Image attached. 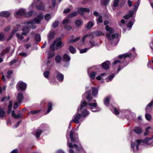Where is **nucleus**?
<instances>
[{
  "label": "nucleus",
  "instance_id": "obj_1",
  "mask_svg": "<svg viewBox=\"0 0 153 153\" xmlns=\"http://www.w3.org/2000/svg\"><path fill=\"white\" fill-rule=\"evenodd\" d=\"M86 95H87L86 98L89 101L88 103L87 104L85 101L81 102V108L82 109L83 107H87L90 109L93 112L100 111L101 108H100L97 107L96 101V100L93 99V98L90 94L86 92L82 95V96L84 97Z\"/></svg>",
  "mask_w": 153,
  "mask_h": 153
},
{
  "label": "nucleus",
  "instance_id": "obj_2",
  "mask_svg": "<svg viewBox=\"0 0 153 153\" xmlns=\"http://www.w3.org/2000/svg\"><path fill=\"white\" fill-rule=\"evenodd\" d=\"M141 141L146 145H150L151 146H153V134L151 138L146 137L143 140H137L134 143L131 142V147L133 149L134 153L139 150V146Z\"/></svg>",
  "mask_w": 153,
  "mask_h": 153
},
{
  "label": "nucleus",
  "instance_id": "obj_3",
  "mask_svg": "<svg viewBox=\"0 0 153 153\" xmlns=\"http://www.w3.org/2000/svg\"><path fill=\"white\" fill-rule=\"evenodd\" d=\"M63 45L60 40L57 39L50 46V50L49 52L48 59H50L54 56V50L60 48Z\"/></svg>",
  "mask_w": 153,
  "mask_h": 153
},
{
  "label": "nucleus",
  "instance_id": "obj_4",
  "mask_svg": "<svg viewBox=\"0 0 153 153\" xmlns=\"http://www.w3.org/2000/svg\"><path fill=\"white\" fill-rule=\"evenodd\" d=\"M43 14L41 13L36 17L34 18L33 20L28 21L26 23L28 24H30L31 28L33 29H34L36 27V25L34 24L36 23H39L43 19Z\"/></svg>",
  "mask_w": 153,
  "mask_h": 153
},
{
  "label": "nucleus",
  "instance_id": "obj_5",
  "mask_svg": "<svg viewBox=\"0 0 153 153\" xmlns=\"http://www.w3.org/2000/svg\"><path fill=\"white\" fill-rule=\"evenodd\" d=\"M106 36L108 39L110 41L111 44L113 45H116L118 42V35L117 33L112 34L111 36V34L107 33Z\"/></svg>",
  "mask_w": 153,
  "mask_h": 153
},
{
  "label": "nucleus",
  "instance_id": "obj_6",
  "mask_svg": "<svg viewBox=\"0 0 153 153\" xmlns=\"http://www.w3.org/2000/svg\"><path fill=\"white\" fill-rule=\"evenodd\" d=\"M90 10L89 9L86 8H81L79 9L78 11L74 12L71 13L68 16V18H71L76 16L79 13L82 15L85 12L89 13Z\"/></svg>",
  "mask_w": 153,
  "mask_h": 153
},
{
  "label": "nucleus",
  "instance_id": "obj_7",
  "mask_svg": "<svg viewBox=\"0 0 153 153\" xmlns=\"http://www.w3.org/2000/svg\"><path fill=\"white\" fill-rule=\"evenodd\" d=\"M135 48H133L132 50L130 51L129 53H124L118 56V58L122 59L123 58H125L127 57H129L131 59H133L136 56V54L135 52Z\"/></svg>",
  "mask_w": 153,
  "mask_h": 153
},
{
  "label": "nucleus",
  "instance_id": "obj_8",
  "mask_svg": "<svg viewBox=\"0 0 153 153\" xmlns=\"http://www.w3.org/2000/svg\"><path fill=\"white\" fill-rule=\"evenodd\" d=\"M79 108H78L77 112L73 117V122L77 124L82 122L84 119L81 117V114L79 113Z\"/></svg>",
  "mask_w": 153,
  "mask_h": 153
},
{
  "label": "nucleus",
  "instance_id": "obj_9",
  "mask_svg": "<svg viewBox=\"0 0 153 153\" xmlns=\"http://www.w3.org/2000/svg\"><path fill=\"white\" fill-rule=\"evenodd\" d=\"M70 137L72 142L78 143L79 140L77 138V135L75 134L74 130H72L71 131L70 133Z\"/></svg>",
  "mask_w": 153,
  "mask_h": 153
},
{
  "label": "nucleus",
  "instance_id": "obj_10",
  "mask_svg": "<svg viewBox=\"0 0 153 153\" xmlns=\"http://www.w3.org/2000/svg\"><path fill=\"white\" fill-rule=\"evenodd\" d=\"M27 86V84L23 82L20 81L18 82L16 88L18 89H19L22 90H25Z\"/></svg>",
  "mask_w": 153,
  "mask_h": 153
},
{
  "label": "nucleus",
  "instance_id": "obj_11",
  "mask_svg": "<svg viewBox=\"0 0 153 153\" xmlns=\"http://www.w3.org/2000/svg\"><path fill=\"white\" fill-rule=\"evenodd\" d=\"M67 144L68 146L71 148L73 149L75 148L79 151L81 150L82 149V147L81 145H79L78 146L76 144H74L73 145L72 143L69 142L68 139V140Z\"/></svg>",
  "mask_w": 153,
  "mask_h": 153
},
{
  "label": "nucleus",
  "instance_id": "obj_12",
  "mask_svg": "<svg viewBox=\"0 0 153 153\" xmlns=\"http://www.w3.org/2000/svg\"><path fill=\"white\" fill-rule=\"evenodd\" d=\"M70 22V20L67 19H66L63 21L62 23L64 25L65 28L67 30H70L71 29V27L68 25Z\"/></svg>",
  "mask_w": 153,
  "mask_h": 153
},
{
  "label": "nucleus",
  "instance_id": "obj_13",
  "mask_svg": "<svg viewBox=\"0 0 153 153\" xmlns=\"http://www.w3.org/2000/svg\"><path fill=\"white\" fill-rule=\"evenodd\" d=\"M86 107H83L82 109L81 108V107L79 108V112L81 113V114L83 117H85L88 115L90 112L89 111L85 109Z\"/></svg>",
  "mask_w": 153,
  "mask_h": 153
},
{
  "label": "nucleus",
  "instance_id": "obj_14",
  "mask_svg": "<svg viewBox=\"0 0 153 153\" xmlns=\"http://www.w3.org/2000/svg\"><path fill=\"white\" fill-rule=\"evenodd\" d=\"M25 12V9H20L16 12V14H15V16L17 17H18L19 16L24 15Z\"/></svg>",
  "mask_w": 153,
  "mask_h": 153
},
{
  "label": "nucleus",
  "instance_id": "obj_15",
  "mask_svg": "<svg viewBox=\"0 0 153 153\" xmlns=\"http://www.w3.org/2000/svg\"><path fill=\"white\" fill-rule=\"evenodd\" d=\"M98 45V44L97 43H96L94 41H90L88 43L87 46L88 48L90 49L91 48L94 47Z\"/></svg>",
  "mask_w": 153,
  "mask_h": 153
},
{
  "label": "nucleus",
  "instance_id": "obj_16",
  "mask_svg": "<svg viewBox=\"0 0 153 153\" xmlns=\"http://www.w3.org/2000/svg\"><path fill=\"white\" fill-rule=\"evenodd\" d=\"M55 73L57 75H56V78L60 82H62L63 81L64 79V76L62 74L59 73L57 71H55Z\"/></svg>",
  "mask_w": 153,
  "mask_h": 153
},
{
  "label": "nucleus",
  "instance_id": "obj_17",
  "mask_svg": "<svg viewBox=\"0 0 153 153\" xmlns=\"http://www.w3.org/2000/svg\"><path fill=\"white\" fill-rule=\"evenodd\" d=\"M111 98V95H109L105 98L104 100V102L105 105L108 106V105L109 103L110 100Z\"/></svg>",
  "mask_w": 153,
  "mask_h": 153
},
{
  "label": "nucleus",
  "instance_id": "obj_18",
  "mask_svg": "<svg viewBox=\"0 0 153 153\" xmlns=\"http://www.w3.org/2000/svg\"><path fill=\"white\" fill-rule=\"evenodd\" d=\"M10 15V13L9 11H4L0 13V16L4 17H7Z\"/></svg>",
  "mask_w": 153,
  "mask_h": 153
},
{
  "label": "nucleus",
  "instance_id": "obj_19",
  "mask_svg": "<svg viewBox=\"0 0 153 153\" xmlns=\"http://www.w3.org/2000/svg\"><path fill=\"white\" fill-rule=\"evenodd\" d=\"M11 113L12 117L15 119L19 118H21L22 116V114L21 113H19V114L17 115L15 114L14 111H12Z\"/></svg>",
  "mask_w": 153,
  "mask_h": 153
},
{
  "label": "nucleus",
  "instance_id": "obj_20",
  "mask_svg": "<svg viewBox=\"0 0 153 153\" xmlns=\"http://www.w3.org/2000/svg\"><path fill=\"white\" fill-rule=\"evenodd\" d=\"M16 98L18 101L19 103L21 102L23 99L22 94L21 93H19L17 96Z\"/></svg>",
  "mask_w": 153,
  "mask_h": 153
},
{
  "label": "nucleus",
  "instance_id": "obj_21",
  "mask_svg": "<svg viewBox=\"0 0 153 153\" xmlns=\"http://www.w3.org/2000/svg\"><path fill=\"white\" fill-rule=\"evenodd\" d=\"M109 62L105 61L102 64V66L103 68L106 69H108L109 68Z\"/></svg>",
  "mask_w": 153,
  "mask_h": 153
},
{
  "label": "nucleus",
  "instance_id": "obj_22",
  "mask_svg": "<svg viewBox=\"0 0 153 153\" xmlns=\"http://www.w3.org/2000/svg\"><path fill=\"white\" fill-rule=\"evenodd\" d=\"M10 48L9 47H7L6 49L0 53V56L2 57L5 54L7 53L9 51Z\"/></svg>",
  "mask_w": 153,
  "mask_h": 153
},
{
  "label": "nucleus",
  "instance_id": "obj_23",
  "mask_svg": "<svg viewBox=\"0 0 153 153\" xmlns=\"http://www.w3.org/2000/svg\"><path fill=\"white\" fill-rule=\"evenodd\" d=\"M105 29V30L111 34L113 33L114 32L113 29L109 27L108 25L106 26Z\"/></svg>",
  "mask_w": 153,
  "mask_h": 153
},
{
  "label": "nucleus",
  "instance_id": "obj_24",
  "mask_svg": "<svg viewBox=\"0 0 153 153\" xmlns=\"http://www.w3.org/2000/svg\"><path fill=\"white\" fill-rule=\"evenodd\" d=\"M121 63H122L119 60H116L113 63L114 65L117 64L119 66L118 68L117 69L118 72L121 70L120 65Z\"/></svg>",
  "mask_w": 153,
  "mask_h": 153
},
{
  "label": "nucleus",
  "instance_id": "obj_25",
  "mask_svg": "<svg viewBox=\"0 0 153 153\" xmlns=\"http://www.w3.org/2000/svg\"><path fill=\"white\" fill-rule=\"evenodd\" d=\"M119 2V0H114L113 2L112 9L114 10H115V7L117 6Z\"/></svg>",
  "mask_w": 153,
  "mask_h": 153
},
{
  "label": "nucleus",
  "instance_id": "obj_26",
  "mask_svg": "<svg viewBox=\"0 0 153 153\" xmlns=\"http://www.w3.org/2000/svg\"><path fill=\"white\" fill-rule=\"evenodd\" d=\"M92 95L94 96H95L97 94L98 89L95 87L92 88Z\"/></svg>",
  "mask_w": 153,
  "mask_h": 153
},
{
  "label": "nucleus",
  "instance_id": "obj_27",
  "mask_svg": "<svg viewBox=\"0 0 153 153\" xmlns=\"http://www.w3.org/2000/svg\"><path fill=\"white\" fill-rule=\"evenodd\" d=\"M134 13V11H130L129 12L128 15H126L124 16L123 17L125 19H128L130 17H131L133 15Z\"/></svg>",
  "mask_w": 153,
  "mask_h": 153
},
{
  "label": "nucleus",
  "instance_id": "obj_28",
  "mask_svg": "<svg viewBox=\"0 0 153 153\" xmlns=\"http://www.w3.org/2000/svg\"><path fill=\"white\" fill-rule=\"evenodd\" d=\"M110 0H101L100 3L101 5H107L110 2Z\"/></svg>",
  "mask_w": 153,
  "mask_h": 153
},
{
  "label": "nucleus",
  "instance_id": "obj_29",
  "mask_svg": "<svg viewBox=\"0 0 153 153\" xmlns=\"http://www.w3.org/2000/svg\"><path fill=\"white\" fill-rule=\"evenodd\" d=\"M134 132L137 134H140L142 133V130L141 128L137 127H136L134 129Z\"/></svg>",
  "mask_w": 153,
  "mask_h": 153
},
{
  "label": "nucleus",
  "instance_id": "obj_30",
  "mask_svg": "<svg viewBox=\"0 0 153 153\" xmlns=\"http://www.w3.org/2000/svg\"><path fill=\"white\" fill-rule=\"evenodd\" d=\"M52 103L51 102H49L48 105V110L47 111L46 114H47L49 113L51 111L52 108Z\"/></svg>",
  "mask_w": 153,
  "mask_h": 153
},
{
  "label": "nucleus",
  "instance_id": "obj_31",
  "mask_svg": "<svg viewBox=\"0 0 153 153\" xmlns=\"http://www.w3.org/2000/svg\"><path fill=\"white\" fill-rule=\"evenodd\" d=\"M83 21L80 19H77L75 22V24L77 27L80 26L82 23Z\"/></svg>",
  "mask_w": 153,
  "mask_h": 153
},
{
  "label": "nucleus",
  "instance_id": "obj_32",
  "mask_svg": "<svg viewBox=\"0 0 153 153\" xmlns=\"http://www.w3.org/2000/svg\"><path fill=\"white\" fill-rule=\"evenodd\" d=\"M29 28L28 27H24L23 28L22 30L26 32H23L22 33V35H26L29 32Z\"/></svg>",
  "mask_w": 153,
  "mask_h": 153
},
{
  "label": "nucleus",
  "instance_id": "obj_33",
  "mask_svg": "<svg viewBox=\"0 0 153 153\" xmlns=\"http://www.w3.org/2000/svg\"><path fill=\"white\" fill-rule=\"evenodd\" d=\"M94 24L93 22L90 21L87 24L86 27L88 29H90L93 26Z\"/></svg>",
  "mask_w": 153,
  "mask_h": 153
},
{
  "label": "nucleus",
  "instance_id": "obj_34",
  "mask_svg": "<svg viewBox=\"0 0 153 153\" xmlns=\"http://www.w3.org/2000/svg\"><path fill=\"white\" fill-rule=\"evenodd\" d=\"M69 50L70 52L73 54L75 53L76 52V49L72 46H70L69 47Z\"/></svg>",
  "mask_w": 153,
  "mask_h": 153
},
{
  "label": "nucleus",
  "instance_id": "obj_35",
  "mask_svg": "<svg viewBox=\"0 0 153 153\" xmlns=\"http://www.w3.org/2000/svg\"><path fill=\"white\" fill-rule=\"evenodd\" d=\"M63 59L65 60V61L66 62L69 61L71 58L67 54H65L63 56Z\"/></svg>",
  "mask_w": 153,
  "mask_h": 153
},
{
  "label": "nucleus",
  "instance_id": "obj_36",
  "mask_svg": "<svg viewBox=\"0 0 153 153\" xmlns=\"http://www.w3.org/2000/svg\"><path fill=\"white\" fill-rule=\"evenodd\" d=\"M42 132V131L40 129H38L36 130L35 135L37 138H38L40 136Z\"/></svg>",
  "mask_w": 153,
  "mask_h": 153
},
{
  "label": "nucleus",
  "instance_id": "obj_37",
  "mask_svg": "<svg viewBox=\"0 0 153 153\" xmlns=\"http://www.w3.org/2000/svg\"><path fill=\"white\" fill-rule=\"evenodd\" d=\"M115 76L114 74H112L109 76L107 77L105 79L107 82H108L112 80Z\"/></svg>",
  "mask_w": 153,
  "mask_h": 153
},
{
  "label": "nucleus",
  "instance_id": "obj_38",
  "mask_svg": "<svg viewBox=\"0 0 153 153\" xmlns=\"http://www.w3.org/2000/svg\"><path fill=\"white\" fill-rule=\"evenodd\" d=\"M37 10H44V4L42 3H40L39 5L37 6Z\"/></svg>",
  "mask_w": 153,
  "mask_h": 153
},
{
  "label": "nucleus",
  "instance_id": "obj_39",
  "mask_svg": "<svg viewBox=\"0 0 153 153\" xmlns=\"http://www.w3.org/2000/svg\"><path fill=\"white\" fill-rule=\"evenodd\" d=\"M12 103L11 101L9 102V104L8 106V110L7 111L8 114H9L12 109Z\"/></svg>",
  "mask_w": 153,
  "mask_h": 153
},
{
  "label": "nucleus",
  "instance_id": "obj_40",
  "mask_svg": "<svg viewBox=\"0 0 153 153\" xmlns=\"http://www.w3.org/2000/svg\"><path fill=\"white\" fill-rule=\"evenodd\" d=\"M94 34L97 36L104 35V34L100 31H98L94 32Z\"/></svg>",
  "mask_w": 153,
  "mask_h": 153
},
{
  "label": "nucleus",
  "instance_id": "obj_41",
  "mask_svg": "<svg viewBox=\"0 0 153 153\" xmlns=\"http://www.w3.org/2000/svg\"><path fill=\"white\" fill-rule=\"evenodd\" d=\"M61 59V57L60 55L57 56L55 58V60L56 62L58 63L59 62Z\"/></svg>",
  "mask_w": 153,
  "mask_h": 153
},
{
  "label": "nucleus",
  "instance_id": "obj_42",
  "mask_svg": "<svg viewBox=\"0 0 153 153\" xmlns=\"http://www.w3.org/2000/svg\"><path fill=\"white\" fill-rule=\"evenodd\" d=\"M54 35V32H50L49 33V36L48 39H51L53 38Z\"/></svg>",
  "mask_w": 153,
  "mask_h": 153
},
{
  "label": "nucleus",
  "instance_id": "obj_43",
  "mask_svg": "<svg viewBox=\"0 0 153 153\" xmlns=\"http://www.w3.org/2000/svg\"><path fill=\"white\" fill-rule=\"evenodd\" d=\"M5 115V113L4 111L2 109H0V117L3 118Z\"/></svg>",
  "mask_w": 153,
  "mask_h": 153
},
{
  "label": "nucleus",
  "instance_id": "obj_44",
  "mask_svg": "<svg viewBox=\"0 0 153 153\" xmlns=\"http://www.w3.org/2000/svg\"><path fill=\"white\" fill-rule=\"evenodd\" d=\"M40 111H41L40 110L32 111H31L30 112H29L27 114H37V113L39 112Z\"/></svg>",
  "mask_w": 153,
  "mask_h": 153
},
{
  "label": "nucleus",
  "instance_id": "obj_45",
  "mask_svg": "<svg viewBox=\"0 0 153 153\" xmlns=\"http://www.w3.org/2000/svg\"><path fill=\"white\" fill-rule=\"evenodd\" d=\"M151 128V127L150 126L148 127L146 129V131L144 133V135L146 136L148 135L149 133V130Z\"/></svg>",
  "mask_w": 153,
  "mask_h": 153
},
{
  "label": "nucleus",
  "instance_id": "obj_46",
  "mask_svg": "<svg viewBox=\"0 0 153 153\" xmlns=\"http://www.w3.org/2000/svg\"><path fill=\"white\" fill-rule=\"evenodd\" d=\"M35 39L36 41L39 42L41 40L40 35L39 34H36L35 36Z\"/></svg>",
  "mask_w": 153,
  "mask_h": 153
},
{
  "label": "nucleus",
  "instance_id": "obj_47",
  "mask_svg": "<svg viewBox=\"0 0 153 153\" xmlns=\"http://www.w3.org/2000/svg\"><path fill=\"white\" fill-rule=\"evenodd\" d=\"M96 73L95 72H91L89 76L91 78L93 79L95 78Z\"/></svg>",
  "mask_w": 153,
  "mask_h": 153
},
{
  "label": "nucleus",
  "instance_id": "obj_48",
  "mask_svg": "<svg viewBox=\"0 0 153 153\" xmlns=\"http://www.w3.org/2000/svg\"><path fill=\"white\" fill-rule=\"evenodd\" d=\"M51 18V14H47L45 16V19L46 21L48 20Z\"/></svg>",
  "mask_w": 153,
  "mask_h": 153
},
{
  "label": "nucleus",
  "instance_id": "obj_49",
  "mask_svg": "<svg viewBox=\"0 0 153 153\" xmlns=\"http://www.w3.org/2000/svg\"><path fill=\"white\" fill-rule=\"evenodd\" d=\"M79 39H80V37H78L76 38L75 39H70L69 41V42L70 43L74 42L78 40Z\"/></svg>",
  "mask_w": 153,
  "mask_h": 153
},
{
  "label": "nucleus",
  "instance_id": "obj_50",
  "mask_svg": "<svg viewBox=\"0 0 153 153\" xmlns=\"http://www.w3.org/2000/svg\"><path fill=\"white\" fill-rule=\"evenodd\" d=\"M90 34H87V35H86L85 36H84L82 39V45H84V40H85V39L87 37H88V36H90Z\"/></svg>",
  "mask_w": 153,
  "mask_h": 153
},
{
  "label": "nucleus",
  "instance_id": "obj_51",
  "mask_svg": "<svg viewBox=\"0 0 153 153\" xmlns=\"http://www.w3.org/2000/svg\"><path fill=\"white\" fill-rule=\"evenodd\" d=\"M140 0H138L137 2L134 5V9L136 10L138 7V6L140 4Z\"/></svg>",
  "mask_w": 153,
  "mask_h": 153
},
{
  "label": "nucleus",
  "instance_id": "obj_52",
  "mask_svg": "<svg viewBox=\"0 0 153 153\" xmlns=\"http://www.w3.org/2000/svg\"><path fill=\"white\" fill-rule=\"evenodd\" d=\"M33 14V11H31L25 15V16L27 17H30Z\"/></svg>",
  "mask_w": 153,
  "mask_h": 153
},
{
  "label": "nucleus",
  "instance_id": "obj_53",
  "mask_svg": "<svg viewBox=\"0 0 153 153\" xmlns=\"http://www.w3.org/2000/svg\"><path fill=\"white\" fill-rule=\"evenodd\" d=\"M49 72L48 71H46L44 72L43 73L44 76L46 78L48 77Z\"/></svg>",
  "mask_w": 153,
  "mask_h": 153
},
{
  "label": "nucleus",
  "instance_id": "obj_54",
  "mask_svg": "<svg viewBox=\"0 0 153 153\" xmlns=\"http://www.w3.org/2000/svg\"><path fill=\"white\" fill-rule=\"evenodd\" d=\"M153 105V100L150 103L148 104L146 106V110L149 108L151 107Z\"/></svg>",
  "mask_w": 153,
  "mask_h": 153
},
{
  "label": "nucleus",
  "instance_id": "obj_55",
  "mask_svg": "<svg viewBox=\"0 0 153 153\" xmlns=\"http://www.w3.org/2000/svg\"><path fill=\"white\" fill-rule=\"evenodd\" d=\"M58 21H55L54 22L52 25V27H53L55 28L57 27L59 25Z\"/></svg>",
  "mask_w": 153,
  "mask_h": 153
},
{
  "label": "nucleus",
  "instance_id": "obj_56",
  "mask_svg": "<svg viewBox=\"0 0 153 153\" xmlns=\"http://www.w3.org/2000/svg\"><path fill=\"white\" fill-rule=\"evenodd\" d=\"M89 48H85L84 49H81L80 50V53H85L86 52V51L88 50Z\"/></svg>",
  "mask_w": 153,
  "mask_h": 153
},
{
  "label": "nucleus",
  "instance_id": "obj_57",
  "mask_svg": "<svg viewBox=\"0 0 153 153\" xmlns=\"http://www.w3.org/2000/svg\"><path fill=\"white\" fill-rule=\"evenodd\" d=\"M97 22L99 23H101L103 22L102 20V16H100L97 19Z\"/></svg>",
  "mask_w": 153,
  "mask_h": 153
},
{
  "label": "nucleus",
  "instance_id": "obj_58",
  "mask_svg": "<svg viewBox=\"0 0 153 153\" xmlns=\"http://www.w3.org/2000/svg\"><path fill=\"white\" fill-rule=\"evenodd\" d=\"M145 116L146 119L148 120H151V116L149 114H146Z\"/></svg>",
  "mask_w": 153,
  "mask_h": 153
},
{
  "label": "nucleus",
  "instance_id": "obj_59",
  "mask_svg": "<svg viewBox=\"0 0 153 153\" xmlns=\"http://www.w3.org/2000/svg\"><path fill=\"white\" fill-rule=\"evenodd\" d=\"M16 36L18 38L20 39V40H22L24 38L23 36L22 35L17 33L16 34Z\"/></svg>",
  "mask_w": 153,
  "mask_h": 153
},
{
  "label": "nucleus",
  "instance_id": "obj_60",
  "mask_svg": "<svg viewBox=\"0 0 153 153\" xmlns=\"http://www.w3.org/2000/svg\"><path fill=\"white\" fill-rule=\"evenodd\" d=\"M133 25V23L132 22H130L128 24L127 26L128 28H131Z\"/></svg>",
  "mask_w": 153,
  "mask_h": 153
},
{
  "label": "nucleus",
  "instance_id": "obj_61",
  "mask_svg": "<svg viewBox=\"0 0 153 153\" xmlns=\"http://www.w3.org/2000/svg\"><path fill=\"white\" fill-rule=\"evenodd\" d=\"M18 30V28H14L12 31L11 33L13 35L14 33Z\"/></svg>",
  "mask_w": 153,
  "mask_h": 153
},
{
  "label": "nucleus",
  "instance_id": "obj_62",
  "mask_svg": "<svg viewBox=\"0 0 153 153\" xmlns=\"http://www.w3.org/2000/svg\"><path fill=\"white\" fill-rule=\"evenodd\" d=\"M20 55L24 57H26L27 56V54L25 53H21L19 54Z\"/></svg>",
  "mask_w": 153,
  "mask_h": 153
},
{
  "label": "nucleus",
  "instance_id": "obj_63",
  "mask_svg": "<svg viewBox=\"0 0 153 153\" xmlns=\"http://www.w3.org/2000/svg\"><path fill=\"white\" fill-rule=\"evenodd\" d=\"M17 61L16 59H14L13 60H12L11 62H10V65H12L15 63Z\"/></svg>",
  "mask_w": 153,
  "mask_h": 153
},
{
  "label": "nucleus",
  "instance_id": "obj_64",
  "mask_svg": "<svg viewBox=\"0 0 153 153\" xmlns=\"http://www.w3.org/2000/svg\"><path fill=\"white\" fill-rule=\"evenodd\" d=\"M114 113L116 115H118L119 114L118 111L116 109V108H114Z\"/></svg>",
  "mask_w": 153,
  "mask_h": 153
}]
</instances>
